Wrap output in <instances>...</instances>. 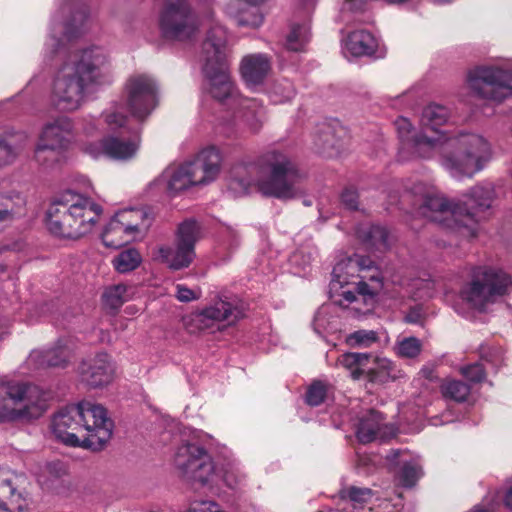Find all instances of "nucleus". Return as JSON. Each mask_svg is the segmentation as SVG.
Here are the masks:
<instances>
[{"label": "nucleus", "instance_id": "obj_13", "mask_svg": "<svg viewBox=\"0 0 512 512\" xmlns=\"http://www.w3.org/2000/svg\"><path fill=\"white\" fill-rule=\"evenodd\" d=\"M174 464L181 476L192 484L205 486L215 477V465L208 451L201 445L186 442L177 448Z\"/></svg>", "mask_w": 512, "mask_h": 512}, {"label": "nucleus", "instance_id": "obj_6", "mask_svg": "<svg viewBox=\"0 0 512 512\" xmlns=\"http://www.w3.org/2000/svg\"><path fill=\"white\" fill-rule=\"evenodd\" d=\"M417 145L439 151L441 165L456 179L473 177L491 158L489 142L475 133H460L450 138L442 135L438 139L423 136Z\"/></svg>", "mask_w": 512, "mask_h": 512}, {"label": "nucleus", "instance_id": "obj_64", "mask_svg": "<svg viewBox=\"0 0 512 512\" xmlns=\"http://www.w3.org/2000/svg\"><path fill=\"white\" fill-rule=\"evenodd\" d=\"M319 512H322V511H319Z\"/></svg>", "mask_w": 512, "mask_h": 512}, {"label": "nucleus", "instance_id": "obj_15", "mask_svg": "<svg viewBox=\"0 0 512 512\" xmlns=\"http://www.w3.org/2000/svg\"><path fill=\"white\" fill-rule=\"evenodd\" d=\"M124 98L131 116L143 122L158 104V85L147 74L132 75L125 83Z\"/></svg>", "mask_w": 512, "mask_h": 512}, {"label": "nucleus", "instance_id": "obj_25", "mask_svg": "<svg viewBox=\"0 0 512 512\" xmlns=\"http://www.w3.org/2000/svg\"><path fill=\"white\" fill-rule=\"evenodd\" d=\"M373 261L369 257L354 255L345 260L338 262L332 271L333 281L340 286L350 283V277H354L355 273L372 268Z\"/></svg>", "mask_w": 512, "mask_h": 512}, {"label": "nucleus", "instance_id": "obj_1", "mask_svg": "<svg viewBox=\"0 0 512 512\" xmlns=\"http://www.w3.org/2000/svg\"><path fill=\"white\" fill-rule=\"evenodd\" d=\"M201 58L209 94L235 108V117L253 133L258 132L262 126V107L256 99L244 98L237 93L229 73L227 32L219 23L210 25L202 44Z\"/></svg>", "mask_w": 512, "mask_h": 512}, {"label": "nucleus", "instance_id": "obj_44", "mask_svg": "<svg viewBox=\"0 0 512 512\" xmlns=\"http://www.w3.org/2000/svg\"><path fill=\"white\" fill-rule=\"evenodd\" d=\"M421 469L418 465L406 463L402 466L400 471V480L403 486L412 487L419 479Z\"/></svg>", "mask_w": 512, "mask_h": 512}, {"label": "nucleus", "instance_id": "obj_18", "mask_svg": "<svg viewBox=\"0 0 512 512\" xmlns=\"http://www.w3.org/2000/svg\"><path fill=\"white\" fill-rule=\"evenodd\" d=\"M449 118L450 111L447 107L436 103L427 105L420 118L421 133L413 139L412 143L404 142V145L411 146L418 157L430 158L435 150H429L426 147L419 148L417 142L423 136L438 139L443 135L445 138H450L451 136L439 129L448 122Z\"/></svg>", "mask_w": 512, "mask_h": 512}, {"label": "nucleus", "instance_id": "obj_58", "mask_svg": "<svg viewBox=\"0 0 512 512\" xmlns=\"http://www.w3.org/2000/svg\"><path fill=\"white\" fill-rule=\"evenodd\" d=\"M303 1H304V5H305L307 11H309L311 8L314 7L316 0H303Z\"/></svg>", "mask_w": 512, "mask_h": 512}, {"label": "nucleus", "instance_id": "obj_40", "mask_svg": "<svg viewBox=\"0 0 512 512\" xmlns=\"http://www.w3.org/2000/svg\"><path fill=\"white\" fill-rule=\"evenodd\" d=\"M270 93L274 102H284L294 97L295 89L291 81L282 79L273 84Z\"/></svg>", "mask_w": 512, "mask_h": 512}, {"label": "nucleus", "instance_id": "obj_3", "mask_svg": "<svg viewBox=\"0 0 512 512\" xmlns=\"http://www.w3.org/2000/svg\"><path fill=\"white\" fill-rule=\"evenodd\" d=\"M109 62L103 49L92 47L74 54L57 72L51 89L52 105L75 111L95 87L109 81Z\"/></svg>", "mask_w": 512, "mask_h": 512}, {"label": "nucleus", "instance_id": "obj_34", "mask_svg": "<svg viewBox=\"0 0 512 512\" xmlns=\"http://www.w3.org/2000/svg\"><path fill=\"white\" fill-rule=\"evenodd\" d=\"M310 40V26L307 22L296 24L286 38V46L291 51H302Z\"/></svg>", "mask_w": 512, "mask_h": 512}, {"label": "nucleus", "instance_id": "obj_2", "mask_svg": "<svg viewBox=\"0 0 512 512\" xmlns=\"http://www.w3.org/2000/svg\"><path fill=\"white\" fill-rule=\"evenodd\" d=\"M408 192L416 197L420 215L471 237L476 236V224L484 218L481 214L491 207L495 196L491 183L474 186L459 203L449 202L423 182L414 183Z\"/></svg>", "mask_w": 512, "mask_h": 512}, {"label": "nucleus", "instance_id": "obj_37", "mask_svg": "<svg viewBox=\"0 0 512 512\" xmlns=\"http://www.w3.org/2000/svg\"><path fill=\"white\" fill-rule=\"evenodd\" d=\"M441 391L445 398L464 402L470 394V386L461 380L450 379L443 382Z\"/></svg>", "mask_w": 512, "mask_h": 512}, {"label": "nucleus", "instance_id": "obj_43", "mask_svg": "<svg viewBox=\"0 0 512 512\" xmlns=\"http://www.w3.org/2000/svg\"><path fill=\"white\" fill-rule=\"evenodd\" d=\"M87 19V12L84 8L78 9L74 12L72 19L64 26L65 38L71 39L76 36L78 32V25L81 26Z\"/></svg>", "mask_w": 512, "mask_h": 512}, {"label": "nucleus", "instance_id": "obj_20", "mask_svg": "<svg viewBox=\"0 0 512 512\" xmlns=\"http://www.w3.org/2000/svg\"><path fill=\"white\" fill-rule=\"evenodd\" d=\"M115 368L106 353H98L95 357L83 361L79 366L82 382L92 388L110 384L114 378Z\"/></svg>", "mask_w": 512, "mask_h": 512}, {"label": "nucleus", "instance_id": "obj_19", "mask_svg": "<svg viewBox=\"0 0 512 512\" xmlns=\"http://www.w3.org/2000/svg\"><path fill=\"white\" fill-rule=\"evenodd\" d=\"M25 479L8 469H0V511L22 512L27 500L21 489Z\"/></svg>", "mask_w": 512, "mask_h": 512}, {"label": "nucleus", "instance_id": "obj_52", "mask_svg": "<svg viewBox=\"0 0 512 512\" xmlns=\"http://www.w3.org/2000/svg\"><path fill=\"white\" fill-rule=\"evenodd\" d=\"M396 126L402 138L406 137L411 131V123L405 118H399L396 121Z\"/></svg>", "mask_w": 512, "mask_h": 512}, {"label": "nucleus", "instance_id": "obj_22", "mask_svg": "<svg viewBox=\"0 0 512 512\" xmlns=\"http://www.w3.org/2000/svg\"><path fill=\"white\" fill-rule=\"evenodd\" d=\"M71 356V349L60 340L54 347L49 349L33 350L27 358V364L33 369L50 367L64 368L69 363Z\"/></svg>", "mask_w": 512, "mask_h": 512}, {"label": "nucleus", "instance_id": "obj_55", "mask_svg": "<svg viewBox=\"0 0 512 512\" xmlns=\"http://www.w3.org/2000/svg\"><path fill=\"white\" fill-rule=\"evenodd\" d=\"M342 297L347 303H352L356 300L357 296L354 291L346 290L342 292Z\"/></svg>", "mask_w": 512, "mask_h": 512}, {"label": "nucleus", "instance_id": "obj_29", "mask_svg": "<svg viewBox=\"0 0 512 512\" xmlns=\"http://www.w3.org/2000/svg\"><path fill=\"white\" fill-rule=\"evenodd\" d=\"M346 49L356 57L372 55L377 48V40L366 30L351 32L345 43Z\"/></svg>", "mask_w": 512, "mask_h": 512}, {"label": "nucleus", "instance_id": "obj_10", "mask_svg": "<svg viewBox=\"0 0 512 512\" xmlns=\"http://www.w3.org/2000/svg\"><path fill=\"white\" fill-rule=\"evenodd\" d=\"M220 165L219 150L208 147L200 151L193 160L167 168L163 177L167 181L168 190L178 193L191 186L214 180L220 171Z\"/></svg>", "mask_w": 512, "mask_h": 512}, {"label": "nucleus", "instance_id": "obj_7", "mask_svg": "<svg viewBox=\"0 0 512 512\" xmlns=\"http://www.w3.org/2000/svg\"><path fill=\"white\" fill-rule=\"evenodd\" d=\"M103 208L93 199L67 191L55 199L46 212L48 231L63 239H80L99 223Z\"/></svg>", "mask_w": 512, "mask_h": 512}, {"label": "nucleus", "instance_id": "obj_59", "mask_svg": "<svg viewBox=\"0 0 512 512\" xmlns=\"http://www.w3.org/2000/svg\"><path fill=\"white\" fill-rule=\"evenodd\" d=\"M471 512H489L488 510L484 509V508H480L478 506L474 507Z\"/></svg>", "mask_w": 512, "mask_h": 512}, {"label": "nucleus", "instance_id": "obj_32", "mask_svg": "<svg viewBox=\"0 0 512 512\" xmlns=\"http://www.w3.org/2000/svg\"><path fill=\"white\" fill-rule=\"evenodd\" d=\"M403 377L402 370L387 358H376L374 367L369 370V378L372 382L387 383Z\"/></svg>", "mask_w": 512, "mask_h": 512}, {"label": "nucleus", "instance_id": "obj_45", "mask_svg": "<svg viewBox=\"0 0 512 512\" xmlns=\"http://www.w3.org/2000/svg\"><path fill=\"white\" fill-rule=\"evenodd\" d=\"M262 23L263 17L256 9L245 11L237 18V24L239 26L258 28Z\"/></svg>", "mask_w": 512, "mask_h": 512}, {"label": "nucleus", "instance_id": "obj_47", "mask_svg": "<svg viewBox=\"0 0 512 512\" xmlns=\"http://www.w3.org/2000/svg\"><path fill=\"white\" fill-rule=\"evenodd\" d=\"M342 205L349 210H357L359 205V195L355 189L346 188L340 196Z\"/></svg>", "mask_w": 512, "mask_h": 512}, {"label": "nucleus", "instance_id": "obj_36", "mask_svg": "<svg viewBox=\"0 0 512 512\" xmlns=\"http://www.w3.org/2000/svg\"><path fill=\"white\" fill-rule=\"evenodd\" d=\"M369 353H345L338 358V362L341 366L351 371V377L353 379H359L363 374L362 366L366 365L369 358Z\"/></svg>", "mask_w": 512, "mask_h": 512}, {"label": "nucleus", "instance_id": "obj_12", "mask_svg": "<svg viewBox=\"0 0 512 512\" xmlns=\"http://www.w3.org/2000/svg\"><path fill=\"white\" fill-rule=\"evenodd\" d=\"M159 28L166 39L186 41L197 35L200 21L189 0H165L159 15Z\"/></svg>", "mask_w": 512, "mask_h": 512}, {"label": "nucleus", "instance_id": "obj_61", "mask_svg": "<svg viewBox=\"0 0 512 512\" xmlns=\"http://www.w3.org/2000/svg\"><path fill=\"white\" fill-rule=\"evenodd\" d=\"M7 270V267L4 264H0V274L5 273Z\"/></svg>", "mask_w": 512, "mask_h": 512}, {"label": "nucleus", "instance_id": "obj_60", "mask_svg": "<svg viewBox=\"0 0 512 512\" xmlns=\"http://www.w3.org/2000/svg\"><path fill=\"white\" fill-rule=\"evenodd\" d=\"M433 1L438 4H446V3H450L452 0H433Z\"/></svg>", "mask_w": 512, "mask_h": 512}, {"label": "nucleus", "instance_id": "obj_62", "mask_svg": "<svg viewBox=\"0 0 512 512\" xmlns=\"http://www.w3.org/2000/svg\"><path fill=\"white\" fill-rule=\"evenodd\" d=\"M225 481L227 482L228 486L233 487V485L228 480V476L225 477Z\"/></svg>", "mask_w": 512, "mask_h": 512}, {"label": "nucleus", "instance_id": "obj_56", "mask_svg": "<svg viewBox=\"0 0 512 512\" xmlns=\"http://www.w3.org/2000/svg\"><path fill=\"white\" fill-rule=\"evenodd\" d=\"M36 161L44 166V167H49L51 166L53 163H55L57 160H53L52 159V155L50 153H45V158L44 160L40 161L39 159H36Z\"/></svg>", "mask_w": 512, "mask_h": 512}, {"label": "nucleus", "instance_id": "obj_31", "mask_svg": "<svg viewBox=\"0 0 512 512\" xmlns=\"http://www.w3.org/2000/svg\"><path fill=\"white\" fill-rule=\"evenodd\" d=\"M0 129L4 155L8 157L9 162H12L19 151L26 145L28 134L24 131H16L10 127Z\"/></svg>", "mask_w": 512, "mask_h": 512}, {"label": "nucleus", "instance_id": "obj_54", "mask_svg": "<svg viewBox=\"0 0 512 512\" xmlns=\"http://www.w3.org/2000/svg\"><path fill=\"white\" fill-rule=\"evenodd\" d=\"M504 506L512 512V485L505 491L503 496Z\"/></svg>", "mask_w": 512, "mask_h": 512}, {"label": "nucleus", "instance_id": "obj_42", "mask_svg": "<svg viewBox=\"0 0 512 512\" xmlns=\"http://www.w3.org/2000/svg\"><path fill=\"white\" fill-rule=\"evenodd\" d=\"M328 385L320 380L313 381L306 392V402L310 406H319L327 396Z\"/></svg>", "mask_w": 512, "mask_h": 512}, {"label": "nucleus", "instance_id": "obj_26", "mask_svg": "<svg viewBox=\"0 0 512 512\" xmlns=\"http://www.w3.org/2000/svg\"><path fill=\"white\" fill-rule=\"evenodd\" d=\"M113 217L135 237L140 231L148 229L152 222L145 208L124 209L118 211Z\"/></svg>", "mask_w": 512, "mask_h": 512}, {"label": "nucleus", "instance_id": "obj_33", "mask_svg": "<svg viewBox=\"0 0 512 512\" xmlns=\"http://www.w3.org/2000/svg\"><path fill=\"white\" fill-rule=\"evenodd\" d=\"M132 294L133 288L128 285L120 283L109 286L102 295L103 304L111 310H118L132 298Z\"/></svg>", "mask_w": 512, "mask_h": 512}, {"label": "nucleus", "instance_id": "obj_53", "mask_svg": "<svg viewBox=\"0 0 512 512\" xmlns=\"http://www.w3.org/2000/svg\"><path fill=\"white\" fill-rule=\"evenodd\" d=\"M356 290H357V294H359V295L373 296V292L371 291L369 285L366 282H364L363 280H360L357 283Z\"/></svg>", "mask_w": 512, "mask_h": 512}, {"label": "nucleus", "instance_id": "obj_27", "mask_svg": "<svg viewBox=\"0 0 512 512\" xmlns=\"http://www.w3.org/2000/svg\"><path fill=\"white\" fill-rule=\"evenodd\" d=\"M340 499L347 506L352 508V512H370L371 508L366 506L370 503L374 496V492L365 487L349 486L339 491Z\"/></svg>", "mask_w": 512, "mask_h": 512}, {"label": "nucleus", "instance_id": "obj_48", "mask_svg": "<svg viewBox=\"0 0 512 512\" xmlns=\"http://www.w3.org/2000/svg\"><path fill=\"white\" fill-rule=\"evenodd\" d=\"M424 311L422 306L411 307L404 317L406 323L422 325L424 321Z\"/></svg>", "mask_w": 512, "mask_h": 512}, {"label": "nucleus", "instance_id": "obj_11", "mask_svg": "<svg viewBox=\"0 0 512 512\" xmlns=\"http://www.w3.org/2000/svg\"><path fill=\"white\" fill-rule=\"evenodd\" d=\"M511 285V277L502 270L479 268L472 280L462 287L460 297L471 308L484 311L507 294Z\"/></svg>", "mask_w": 512, "mask_h": 512}, {"label": "nucleus", "instance_id": "obj_9", "mask_svg": "<svg viewBox=\"0 0 512 512\" xmlns=\"http://www.w3.org/2000/svg\"><path fill=\"white\" fill-rule=\"evenodd\" d=\"M110 131L120 130L119 135H109L102 140L86 143L83 151L93 158L101 156L126 161L133 158L139 147L138 131L132 133V126L126 116L114 111L105 115Z\"/></svg>", "mask_w": 512, "mask_h": 512}, {"label": "nucleus", "instance_id": "obj_51", "mask_svg": "<svg viewBox=\"0 0 512 512\" xmlns=\"http://www.w3.org/2000/svg\"><path fill=\"white\" fill-rule=\"evenodd\" d=\"M367 2L368 0H345L343 4V11H361Z\"/></svg>", "mask_w": 512, "mask_h": 512}, {"label": "nucleus", "instance_id": "obj_35", "mask_svg": "<svg viewBox=\"0 0 512 512\" xmlns=\"http://www.w3.org/2000/svg\"><path fill=\"white\" fill-rule=\"evenodd\" d=\"M142 258L137 249L129 248L114 257L112 263L119 273H128L141 264Z\"/></svg>", "mask_w": 512, "mask_h": 512}, {"label": "nucleus", "instance_id": "obj_4", "mask_svg": "<svg viewBox=\"0 0 512 512\" xmlns=\"http://www.w3.org/2000/svg\"><path fill=\"white\" fill-rule=\"evenodd\" d=\"M51 427L55 437L67 446L100 451L111 439L114 424L105 407L82 401L60 410Z\"/></svg>", "mask_w": 512, "mask_h": 512}, {"label": "nucleus", "instance_id": "obj_17", "mask_svg": "<svg viewBox=\"0 0 512 512\" xmlns=\"http://www.w3.org/2000/svg\"><path fill=\"white\" fill-rule=\"evenodd\" d=\"M73 123L66 116H61L46 123L39 135L35 148V159L44 160L45 153H50L53 160L59 158L60 153L67 149L73 138Z\"/></svg>", "mask_w": 512, "mask_h": 512}, {"label": "nucleus", "instance_id": "obj_21", "mask_svg": "<svg viewBox=\"0 0 512 512\" xmlns=\"http://www.w3.org/2000/svg\"><path fill=\"white\" fill-rule=\"evenodd\" d=\"M394 433V427L387 424L383 415L373 409L360 417L356 429V437L363 444L377 439L384 441L394 436Z\"/></svg>", "mask_w": 512, "mask_h": 512}, {"label": "nucleus", "instance_id": "obj_28", "mask_svg": "<svg viewBox=\"0 0 512 512\" xmlns=\"http://www.w3.org/2000/svg\"><path fill=\"white\" fill-rule=\"evenodd\" d=\"M26 205L25 198L19 194H0V228L12 224L24 214Z\"/></svg>", "mask_w": 512, "mask_h": 512}, {"label": "nucleus", "instance_id": "obj_49", "mask_svg": "<svg viewBox=\"0 0 512 512\" xmlns=\"http://www.w3.org/2000/svg\"><path fill=\"white\" fill-rule=\"evenodd\" d=\"M187 512H225L214 501H201L190 506Z\"/></svg>", "mask_w": 512, "mask_h": 512}, {"label": "nucleus", "instance_id": "obj_8", "mask_svg": "<svg viewBox=\"0 0 512 512\" xmlns=\"http://www.w3.org/2000/svg\"><path fill=\"white\" fill-rule=\"evenodd\" d=\"M46 400L36 386L0 380V422L39 418L47 409Z\"/></svg>", "mask_w": 512, "mask_h": 512}, {"label": "nucleus", "instance_id": "obj_16", "mask_svg": "<svg viewBox=\"0 0 512 512\" xmlns=\"http://www.w3.org/2000/svg\"><path fill=\"white\" fill-rule=\"evenodd\" d=\"M200 238V226L192 219L183 221L177 229L175 248L161 246L157 250L158 258L172 270H181L190 266L195 254V244Z\"/></svg>", "mask_w": 512, "mask_h": 512}, {"label": "nucleus", "instance_id": "obj_14", "mask_svg": "<svg viewBox=\"0 0 512 512\" xmlns=\"http://www.w3.org/2000/svg\"><path fill=\"white\" fill-rule=\"evenodd\" d=\"M467 82L479 98L500 103L512 96V72L492 66H479L469 71Z\"/></svg>", "mask_w": 512, "mask_h": 512}, {"label": "nucleus", "instance_id": "obj_39", "mask_svg": "<svg viewBox=\"0 0 512 512\" xmlns=\"http://www.w3.org/2000/svg\"><path fill=\"white\" fill-rule=\"evenodd\" d=\"M396 354L402 358H415L422 350V343L416 337H406L397 341Z\"/></svg>", "mask_w": 512, "mask_h": 512}, {"label": "nucleus", "instance_id": "obj_57", "mask_svg": "<svg viewBox=\"0 0 512 512\" xmlns=\"http://www.w3.org/2000/svg\"><path fill=\"white\" fill-rule=\"evenodd\" d=\"M51 45L54 48L53 52H57L61 46V40H59L55 34H51L50 36Z\"/></svg>", "mask_w": 512, "mask_h": 512}, {"label": "nucleus", "instance_id": "obj_23", "mask_svg": "<svg viewBox=\"0 0 512 512\" xmlns=\"http://www.w3.org/2000/svg\"><path fill=\"white\" fill-rule=\"evenodd\" d=\"M242 316L241 310L230 302L218 300L213 305L206 307L195 316V321L201 327H208L210 322L226 321L233 324Z\"/></svg>", "mask_w": 512, "mask_h": 512}, {"label": "nucleus", "instance_id": "obj_30", "mask_svg": "<svg viewBox=\"0 0 512 512\" xmlns=\"http://www.w3.org/2000/svg\"><path fill=\"white\" fill-rule=\"evenodd\" d=\"M101 239L106 247L117 249L134 240L135 236L112 217L105 226Z\"/></svg>", "mask_w": 512, "mask_h": 512}, {"label": "nucleus", "instance_id": "obj_38", "mask_svg": "<svg viewBox=\"0 0 512 512\" xmlns=\"http://www.w3.org/2000/svg\"><path fill=\"white\" fill-rule=\"evenodd\" d=\"M360 237L366 244L377 250L388 247V231L380 225H371Z\"/></svg>", "mask_w": 512, "mask_h": 512}, {"label": "nucleus", "instance_id": "obj_63", "mask_svg": "<svg viewBox=\"0 0 512 512\" xmlns=\"http://www.w3.org/2000/svg\"><path fill=\"white\" fill-rule=\"evenodd\" d=\"M320 149H322L323 151H325L326 146H325V145H323V146H321V147H320Z\"/></svg>", "mask_w": 512, "mask_h": 512}, {"label": "nucleus", "instance_id": "obj_41", "mask_svg": "<svg viewBox=\"0 0 512 512\" xmlns=\"http://www.w3.org/2000/svg\"><path fill=\"white\" fill-rule=\"evenodd\" d=\"M378 341V335L373 330H358L347 336L346 342L351 347H369Z\"/></svg>", "mask_w": 512, "mask_h": 512}, {"label": "nucleus", "instance_id": "obj_46", "mask_svg": "<svg viewBox=\"0 0 512 512\" xmlns=\"http://www.w3.org/2000/svg\"><path fill=\"white\" fill-rule=\"evenodd\" d=\"M462 374L471 382H481L485 378V369L481 363L467 365L461 369Z\"/></svg>", "mask_w": 512, "mask_h": 512}, {"label": "nucleus", "instance_id": "obj_5", "mask_svg": "<svg viewBox=\"0 0 512 512\" xmlns=\"http://www.w3.org/2000/svg\"><path fill=\"white\" fill-rule=\"evenodd\" d=\"M261 161L270 170L268 179L258 178L259 167L256 163L237 164L231 169L229 189L244 194L250 187L257 186L263 195L283 200L295 198L302 193L299 184L303 174L287 155L270 151L263 155Z\"/></svg>", "mask_w": 512, "mask_h": 512}, {"label": "nucleus", "instance_id": "obj_24", "mask_svg": "<svg viewBox=\"0 0 512 512\" xmlns=\"http://www.w3.org/2000/svg\"><path fill=\"white\" fill-rule=\"evenodd\" d=\"M269 70V60L262 54L246 56L241 63V74L249 87L262 84Z\"/></svg>", "mask_w": 512, "mask_h": 512}, {"label": "nucleus", "instance_id": "obj_50", "mask_svg": "<svg viewBox=\"0 0 512 512\" xmlns=\"http://www.w3.org/2000/svg\"><path fill=\"white\" fill-rule=\"evenodd\" d=\"M176 298L181 302H189L196 299L195 292L183 285L176 286Z\"/></svg>", "mask_w": 512, "mask_h": 512}]
</instances>
